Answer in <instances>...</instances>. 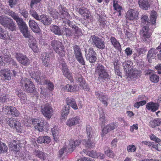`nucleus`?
Instances as JSON below:
<instances>
[{"label":"nucleus","instance_id":"1","mask_svg":"<svg viewBox=\"0 0 161 161\" xmlns=\"http://www.w3.org/2000/svg\"><path fill=\"white\" fill-rule=\"evenodd\" d=\"M157 12L155 11H152L150 15V22H148V17L146 15H142L141 18V25H146L144 26L142 29V38L145 42L147 41L151 36V34L149 32V26L148 24L151 23L152 25H155L156 20L157 18Z\"/></svg>","mask_w":161,"mask_h":161},{"label":"nucleus","instance_id":"2","mask_svg":"<svg viewBox=\"0 0 161 161\" xmlns=\"http://www.w3.org/2000/svg\"><path fill=\"white\" fill-rule=\"evenodd\" d=\"M95 71L98 74L99 80L104 82L106 79H108L109 78V75L105 67L100 63L98 64Z\"/></svg>","mask_w":161,"mask_h":161},{"label":"nucleus","instance_id":"3","mask_svg":"<svg viewBox=\"0 0 161 161\" xmlns=\"http://www.w3.org/2000/svg\"><path fill=\"white\" fill-rule=\"evenodd\" d=\"M51 45L55 51L61 57L64 56L65 51L62 43L58 41L53 40L51 42Z\"/></svg>","mask_w":161,"mask_h":161},{"label":"nucleus","instance_id":"4","mask_svg":"<svg viewBox=\"0 0 161 161\" xmlns=\"http://www.w3.org/2000/svg\"><path fill=\"white\" fill-rule=\"evenodd\" d=\"M20 83L23 86V88L25 91L28 93H33L35 89V86L33 82L26 78L22 79Z\"/></svg>","mask_w":161,"mask_h":161},{"label":"nucleus","instance_id":"5","mask_svg":"<svg viewBox=\"0 0 161 161\" xmlns=\"http://www.w3.org/2000/svg\"><path fill=\"white\" fill-rule=\"evenodd\" d=\"M89 41L93 45H94L99 49H103L105 48V46L104 41L97 36L96 35L91 36Z\"/></svg>","mask_w":161,"mask_h":161},{"label":"nucleus","instance_id":"6","mask_svg":"<svg viewBox=\"0 0 161 161\" xmlns=\"http://www.w3.org/2000/svg\"><path fill=\"white\" fill-rule=\"evenodd\" d=\"M73 48L75 55L77 60L80 64L85 65V61L83 57L81 49L79 47L75 45L73 46Z\"/></svg>","mask_w":161,"mask_h":161},{"label":"nucleus","instance_id":"7","mask_svg":"<svg viewBox=\"0 0 161 161\" xmlns=\"http://www.w3.org/2000/svg\"><path fill=\"white\" fill-rule=\"evenodd\" d=\"M73 48L75 55L77 60L80 64L85 65V61L83 57L81 49L79 47L75 45L73 46Z\"/></svg>","mask_w":161,"mask_h":161},{"label":"nucleus","instance_id":"8","mask_svg":"<svg viewBox=\"0 0 161 161\" xmlns=\"http://www.w3.org/2000/svg\"><path fill=\"white\" fill-rule=\"evenodd\" d=\"M118 123L117 122H112L105 126L102 130L101 136L103 137L108 133L114 130L118 126Z\"/></svg>","mask_w":161,"mask_h":161},{"label":"nucleus","instance_id":"9","mask_svg":"<svg viewBox=\"0 0 161 161\" xmlns=\"http://www.w3.org/2000/svg\"><path fill=\"white\" fill-rule=\"evenodd\" d=\"M59 12V17L63 20L66 19H71V17L68 12V10L66 8L59 5L58 8Z\"/></svg>","mask_w":161,"mask_h":161},{"label":"nucleus","instance_id":"10","mask_svg":"<svg viewBox=\"0 0 161 161\" xmlns=\"http://www.w3.org/2000/svg\"><path fill=\"white\" fill-rule=\"evenodd\" d=\"M61 70L63 75L71 82L73 81L72 74L70 72L68 66L65 62H63L61 64Z\"/></svg>","mask_w":161,"mask_h":161},{"label":"nucleus","instance_id":"11","mask_svg":"<svg viewBox=\"0 0 161 161\" xmlns=\"http://www.w3.org/2000/svg\"><path fill=\"white\" fill-rule=\"evenodd\" d=\"M85 56L89 62L91 63H94L97 60V54L92 47L90 48L88 53L85 54Z\"/></svg>","mask_w":161,"mask_h":161},{"label":"nucleus","instance_id":"12","mask_svg":"<svg viewBox=\"0 0 161 161\" xmlns=\"http://www.w3.org/2000/svg\"><path fill=\"white\" fill-rule=\"evenodd\" d=\"M53 110L52 107L48 103L45 105L42 109V113L44 116L50 119L52 117Z\"/></svg>","mask_w":161,"mask_h":161},{"label":"nucleus","instance_id":"13","mask_svg":"<svg viewBox=\"0 0 161 161\" xmlns=\"http://www.w3.org/2000/svg\"><path fill=\"white\" fill-rule=\"evenodd\" d=\"M15 57L17 61L24 65H27L29 62V59L25 55L20 53H16Z\"/></svg>","mask_w":161,"mask_h":161},{"label":"nucleus","instance_id":"14","mask_svg":"<svg viewBox=\"0 0 161 161\" xmlns=\"http://www.w3.org/2000/svg\"><path fill=\"white\" fill-rule=\"evenodd\" d=\"M40 0H31V2L30 6L31 8L32 9L30 11V14L36 19L37 20H39V16L37 13L33 10L34 5L40 3Z\"/></svg>","mask_w":161,"mask_h":161},{"label":"nucleus","instance_id":"15","mask_svg":"<svg viewBox=\"0 0 161 161\" xmlns=\"http://www.w3.org/2000/svg\"><path fill=\"white\" fill-rule=\"evenodd\" d=\"M138 13L135 10L130 9L127 11L126 18L128 20H133L138 17Z\"/></svg>","mask_w":161,"mask_h":161},{"label":"nucleus","instance_id":"16","mask_svg":"<svg viewBox=\"0 0 161 161\" xmlns=\"http://www.w3.org/2000/svg\"><path fill=\"white\" fill-rule=\"evenodd\" d=\"M80 119L79 117L76 116L69 119L66 122V125L69 127L75 126L80 123Z\"/></svg>","mask_w":161,"mask_h":161},{"label":"nucleus","instance_id":"17","mask_svg":"<svg viewBox=\"0 0 161 161\" xmlns=\"http://www.w3.org/2000/svg\"><path fill=\"white\" fill-rule=\"evenodd\" d=\"M0 77L4 80H9L11 79L10 70L5 69L0 71Z\"/></svg>","mask_w":161,"mask_h":161},{"label":"nucleus","instance_id":"18","mask_svg":"<svg viewBox=\"0 0 161 161\" xmlns=\"http://www.w3.org/2000/svg\"><path fill=\"white\" fill-rule=\"evenodd\" d=\"M81 142L80 140L78 139L74 140V139H70L69 144L68 150L69 151L72 152L76 147L79 146Z\"/></svg>","mask_w":161,"mask_h":161},{"label":"nucleus","instance_id":"19","mask_svg":"<svg viewBox=\"0 0 161 161\" xmlns=\"http://www.w3.org/2000/svg\"><path fill=\"white\" fill-rule=\"evenodd\" d=\"M41 55L42 57V60L43 65L46 67H50L51 65L50 61L51 54L44 52L42 53Z\"/></svg>","mask_w":161,"mask_h":161},{"label":"nucleus","instance_id":"20","mask_svg":"<svg viewBox=\"0 0 161 161\" xmlns=\"http://www.w3.org/2000/svg\"><path fill=\"white\" fill-rule=\"evenodd\" d=\"M76 80L80 86H81L83 89L86 91L89 90L90 88L88 84L86 83L85 80L82 76H79L77 77Z\"/></svg>","mask_w":161,"mask_h":161},{"label":"nucleus","instance_id":"21","mask_svg":"<svg viewBox=\"0 0 161 161\" xmlns=\"http://www.w3.org/2000/svg\"><path fill=\"white\" fill-rule=\"evenodd\" d=\"M110 40L112 45L115 49L118 51H120L121 50L122 48L120 43L114 36H111Z\"/></svg>","mask_w":161,"mask_h":161},{"label":"nucleus","instance_id":"22","mask_svg":"<svg viewBox=\"0 0 161 161\" xmlns=\"http://www.w3.org/2000/svg\"><path fill=\"white\" fill-rule=\"evenodd\" d=\"M138 3L141 8L145 10H147L150 6L148 0H138Z\"/></svg>","mask_w":161,"mask_h":161},{"label":"nucleus","instance_id":"23","mask_svg":"<svg viewBox=\"0 0 161 161\" xmlns=\"http://www.w3.org/2000/svg\"><path fill=\"white\" fill-rule=\"evenodd\" d=\"M159 106V105L158 104L153 102H149L146 105V108L153 112H155L158 110Z\"/></svg>","mask_w":161,"mask_h":161},{"label":"nucleus","instance_id":"24","mask_svg":"<svg viewBox=\"0 0 161 161\" xmlns=\"http://www.w3.org/2000/svg\"><path fill=\"white\" fill-rule=\"evenodd\" d=\"M78 12L85 19H88L90 16L89 10L84 7H82L80 8L79 9Z\"/></svg>","mask_w":161,"mask_h":161},{"label":"nucleus","instance_id":"25","mask_svg":"<svg viewBox=\"0 0 161 161\" xmlns=\"http://www.w3.org/2000/svg\"><path fill=\"white\" fill-rule=\"evenodd\" d=\"M8 125L13 128H16L18 130L19 126V122L16 120L15 118H11L8 121Z\"/></svg>","mask_w":161,"mask_h":161},{"label":"nucleus","instance_id":"26","mask_svg":"<svg viewBox=\"0 0 161 161\" xmlns=\"http://www.w3.org/2000/svg\"><path fill=\"white\" fill-rule=\"evenodd\" d=\"M9 60V56L7 53H4L0 50V64L3 65V64L7 63Z\"/></svg>","mask_w":161,"mask_h":161},{"label":"nucleus","instance_id":"27","mask_svg":"<svg viewBox=\"0 0 161 161\" xmlns=\"http://www.w3.org/2000/svg\"><path fill=\"white\" fill-rule=\"evenodd\" d=\"M122 64L124 70L127 75L128 72H130L131 70L133 69V63L130 61H125L123 62Z\"/></svg>","mask_w":161,"mask_h":161},{"label":"nucleus","instance_id":"28","mask_svg":"<svg viewBox=\"0 0 161 161\" xmlns=\"http://www.w3.org/2000/svg\"><path fill=\"white\" fill-rule=\"evenodd\" d=\"M8 15L16 21L18 26L22 24L24 22L22 18H20L18 14L13 11H9L8 13Z\"/></svg>","mask_w":161,"mask_h":161},{"label":"nucleus","instance_id":"29","mask_svg":"<svg viewBox=\"0 0 161 161\" xmlns=\"http://www.w3.org/2000/svg\"><path fill=\"white\" fill-rule=\"evenodd\" d=\"M142 74V71L136 68H134L131 70L130 72H128V74L127 75L129 77H132L133 78L140 77Z\"/></svg>","mask_w":161,"mask_h":161},{"label":"nucleus","instance_id":"30","mask_svg":"<svg viewBox=\"0 0 161 161\" xmlns=\"http://www.w3.org/2000/svg\"><path fill=\"white\" fill-rule=\"evenodd\" d=\"M157 53L158 50L157 49H154L152 48L148 51L147 58L149 63H151L152 59H154L156 57V55Z\"/></svg>","mask_w":161,"mask_h":161},{"label":"nucleus","instance_id":"31","mask_svg":"<svg viewBox=\"0 0 161 161\" xmlns=\"http://www.w3.org/2000/svg\"><path fill=\"white\" fill-rule=\"evenodd\" d=\"M9 31H13L16 29V25L12 19H9V21L4 27Z\"/></svg>","mask_w":161,"mask_h":161},{"label":"nucleus","instance_id":"32","mask_svg":"<svg viewBox=\"0 0 161 161\" xmlns=\"http://www.w3.org/2000/svg\"><path fill=\"white\" fill-rule=\"evenodd\" d=\"M29 26L35 32L38 33L40 32V29L37 24L34 21L30 20L29 22Z\"/></svg>","mask_w":161,"mask_h":161},{"label":"nucleus","instance_id":"33","mask_svg":"<svg viewBox=\"0 0 161 161\" xmlns=\"http://www.w3.org/2000/svg\"><path fill=\"white\" fill-rule=\"evenodd\" d=\"M66 103L68 105L70 106L75 110H76L78 108L76 101L73 98L69 97L67 98Z\"/></svg>","mask_w":161,"mask_h":161},{"label":"nucleus","instance_id":"34","mask_svg":"<svg viewBox=\"0 0 161 161\" xmlns=\"http://www.w3.org/2000/svg\"><path fill=\"white\" fill-rule=\"evenodd\" d=\"M161 125V118H157L151 120L149 122V126L152 128Z\"/></svg>","mask_w":161,"mask_h":161},{"label":"nucleus","instance_id":"35","mask_svg":"<svg viewBox=\"0 0 161 161\" xmlns=\"http://www.w3.org/2000/svg\"><path fill=\"white\" fill-rule=\"evenodd\" d=\"M28 38H29L28 44L29 47L34 51L37 48L36 41L35 38L32 36H31Z\"/></svg>","mask_w":161,"mask_h":161},{"label":"nucleus","instance_id":"36","mask_svg":"<svg viewBox=\"0 0 161 161\" xmlns=\"http://www.w3.org/2000/svg\"><path fill=\"white\" fill-rule=\"evenodd\" d=\"M84 151H84V153H85L86 155L89 157L94 158H98V156H100L102 154L101 153H97V152L94 150H92L91 151H87L85 150Z\"/></svg>","mask_w":161,"mask_h":161},{"label":"nucleus","instance_id":"37","mask_svg":"<svg viewBox=\"0 0 161 161\" xmlns=\"http://www.w3.org/2000/svg\"><path fill=\"white\" fill-rule=\"evenodd\" d=\"M98 23L100 26L103 28H105L107 26L106 17L100 16L98 20Z\"/></svg>","mask_w":161,"mask_h":161},{"label":"nucleus","instance_id":"38","mask_svg":"<svg viewBox=\"0 0 161 161\" xmlns=\"http://www.w3.org/2000/svg\"><path fill=\"white\" fill-rule=\"evenodd\" d=\"M17 95L19 97L22 103H24L27 100V98L25 94L21 92V91L16 90L15 92Z\"/></svg>","mask_w":161,"mask_h":161},{"label":"nucleus","instance_id":"39","mask_svg":"<svg viewBox=\"0 0 161 161\" xmlns=\"http://www.w3.org/2000/svg\"><path fill=\"white\" fill-rule=\"evenodd\" d=\"M82 144L87 148H91L95 147V144L91 141V139L88 138V140H84L83 141Z\"/></svg>","mask_w":161,"mask_h":161},{"label":"nucleus","instance_id":"40","mask_svg":"<svg viewBox=\"0 0 161 161\" xmlns=\"http://www.w3.org/2000/svg\"><path fill=\"white\" fill-rule=\"evenodd\" d=\"M41 21L44 25H49L51 24L52 20L51 19L49 18L48 16L43 15L42 17L41 15Z\"/></svg>","mask_w":161,"mask_h":161},{"label":"nucleus","instance_id":"41","mask_svg":"<svg viewBox=\"0 0 161 161\" xmlns=\"http://www.w3.org/2000/svg\"><path fill=\"white\" fill-rule=\"evenodd\" d=\"M50 29L52 32L55 34L60 35L62 34V31L60 27L56 25H53L50 27Z\"/></svg>","mask_w":161,"mask_h":161},{"label":"nucleus","instance_id":"42","mask_svg":"<svg viewBox=\"0 0 161 161\" xmlns=\"http://www.w3.org/2000/svg\"><path fill=\"white\" fill-rule=\"evenodd\" d=\"M10 19L6 16H0V24L4 27Z\"/></svg>","mask_w":161,"mask_h":161},{"label":"nucleus","instance_id":"43","mask_svg":"<svg viewBox=\"0 0 161 161\" xmlns=\"http://www.w3.org/2000/svg\"><path fill=\"white\" fill-rule=\"evenodd\" d=\"M45 85L48 90L50 91H52L54 89V85L53 83L51 82L49 80H45L43 83Z\"/></svg>","mask_w":161,"mask_h":161},{"label":"nucleus","instance_id":"44","mask_svg":"<svg viewBox=\"0 0 161 161\" xmlns=\"http://www.w3.org/2000/svg\"><path fill=\"white\" fill-rule=\"evenodd\" d=\"M75 86H72L69 84H67L62 87V90L68 92H72L75 90Z\"/></svg>","mask_w":161,"mask_h":161},{"label":"nucleus","instance_id":"45","mask_svg":"<svg viewBox=\"0 0 161 161\" xmlns=\"http://www.w3.org/2000/svg\"><path fill=\"white\" fill-rule=\"evenodd\" d=\"M18 141L14 140L10 142V148L11 150H13L15 152H18L17 149Z\"/></svg>","mask_w":161,"mask_h":161},{"label":"nucleus","instance_id":"46","mask_svg":"<svg viewBox=\"0 0 161 161\" xmlns=\"http://www.w3.org/2000/svg\"><path fill=\"white\" fill-rule=\"evenodd\" d=\"M9 112V114L14 116L16 117L19 116L20 114L19 112L16 108L12 106H11Z\"/></svg>","mask_w":161,"mask_h":161},{"label":"nucleus","instance_id":"47","mask_svg":"<svg viewBox=\"0 0 161 161\" xmlns=\"http://www.w3.org/2000/svg\"><path fill=\"white\" fill-rule=\"evenodd\" d=\"M113 6L114 9L119 13L118 16H121V10H122V7L118 4L117 2L115 3L114 1Z\"/></svg>","mask_w":161,"mask_h":161},{"label":"nucleus","instance_id":"48","mask_svg":"<svg viewBox=\"0 0 161 161\" xmlns=\"http://www.w3.org/2000/svg\"><path fill=\"white\" fill-rule=\"evenodd\" d=\"M99 121L100 124L102 125H104L106 122V119L105 116V114L103 112V110L102 109V112L99 111Z\"/></svg>","mask_w":161,"mask_h":161},{"label":"nucleus","instance_id":"49","mask_svg":"<svg viewBox=\"0 0 161 161\" xmlns=\"http://www.w3.org/2000/svg\"><path fill=\"white\" fill-rule=\"evenodd\" d=\"M8 95L4 93L0 94V104L6 103L8 101Z\"/></svg>","mask_w":161,"mask_h":161},{"label":"nucleus","instance_id":"50","mask_svg":"<svg viewBox=\"0 0 161 161\" xmlns=\"http://www.w3.org/2000/svg\"><path fill=\"white\" fill-rule=\"evenodd\" d=\"M20 30L24 36L25 38H28L31 36L29 31L28 30V27L27 26Z\"/></svg>","mask_w":161,"mask_h":161},{"label":"nucleus","instance_id":"51","mask_svg":"<svg viewBox=\"0 0 161 161\" xmlns=\"http://www.w3.org/2000/svg\"><path fill=\"white\" fill-rule=\"evenodd\" d=\"M150 80L152 82L154 83H158L159 80V77L158 75L153 74L149 76Z\"/></svg>","mask_w":161,"mask_h":161},{"label":"nucleus","instance_id":"52","mask_svg":"<svg viewBox=\"0 0 161 161\" xmlns=\"http://www.w3.org/2000/svg\"><path fill=\"white\" fill-rule=\"evenodd\" d=\"M8 148L5 144L0 141V153H4L7 152Z\"/></svg>","mask_w":161,"mask_h":161},{"label":"nucleus","instance_id":"53","mask_svg":"<svg viewBox=\"0 0 161 161\" xmlns=\"http://www.w3.org/2000/svg\"><path fill=\"white\" fill-rule=\"evenodd\" d=\"M86 131L88 138L91 139L92 137V129L89 125H86Z\"/></svg>","mask_w":161,"mask_h":161},{"label":"nucleus","instance_id":"54","mask_svg":"<svg viewBox=\"0 0 161 161\" xmlns=\"http://www.w3.org/2000/svg\"><path fill=\"white\" fill-rule=\"evenodd\" d=\"M31 77L32 78H34V80H35L39 84H40L39 80L40 79V74L39 73L36 72L34 73L31 74Z\"/></svg>","mask_w":161,"mask_h":161},{"label":"nucleus","instance_id":"55","mask_svg":"<svg viewBox=\"0 0 161 161\" xmlns=\"http://www.w3.org/2000/svg\"><path fill=\"white\" fill-rule=\"evenodd\" d=\"M74 29H75V36H76L77 37H79L80 36L82 35V32L81 31V30L80 28H79V27L77 26H74Z\"/></svg>","mask_w":161,"mask_h":161},{"label":"nucleus","instance_id":"56","mask_svg":"<svg viewBox=\"0 0 161 161\" xmlns=\"http://www.w3.org/2000/svg\"><path fill=\"white\" fill-rule=\"evenodd\" d=\"M135 103L134 104V107L135 108H138L140 106H143L145 105L147 103L146 100H142V101H138Z\"/></svg>","mask_w":161,"mask_h":161},{"label":"nucleus","instance_id":"57","mask_svg":"<svg viewBox=\"0 0 161 161\" xmlns=\"http://www.w3.org/2000/svg\"><path fill=\"white\" fill-rule=\"evenodd\" d=\"M95 95L97 97V98L101 101H102V100L105 99L107 100H108V98L107 97L104 95L101 94L98 92H95Z\"/></svg>","mask_w":161,"mask_h":161},{"label":"nucleus","instance_id":"58","mask_svg":"<svg viewBox=\"0 0 161 161\" xmlns=\"http://www.w3.org/2000/svg\"><path fill=\"white\" fill-rule=\"evenodd\" d=\"M104 153L108 157L111 158H113L115 156L114 152L109 148L105 151Z\"/></svg>","mask_w":161,"mask_h":161},{"label":"nucleus","instance_id":"59","mask_svg":"<svg viewBox=\"0 0 161 161\" xmlns=\"http://www.w3.org/2000/svg\"><path fill=\"white\" fill-rule=\"evenodd\" d=\"M49 13L51 16L55 19H57L59 17V12L58 11H56L54 10H49Z\"/></svg>","mask_w":161,"mask_h":161},{"label":"nucleus","instance_id":"60","mask_svg":"<svg viewBox=\"0 0 161 161\" xmlns=\"http://www.w3.org/2000/svg\"><path fill=\"white\" fill-rule=\"evenodd\" d=\"M69 106L68 108L66 107H64L63 109V111L62 113V117H64L65 116L67 115L69 112Z\"/></svg>","mask_w":161,"mask_h":161},{"label":"nucleus","instance_id":"61","mask_svg":"<svg viewBox=\"0 0 161 161\" xmlns=\"http://www.w3.org/2000/svg\"><path fill=\"white\" fill-rule=\"evenodd\" d=\"M149 137L151 140L154 141L157 143L161 142V140L153 134H151Z\"/></svg>","mask_w":161,"mask_h":161},{"label":"nucleus","instance_id":"62","mask_svg":"<svg viewBox=\"0 0 161 161\" xmlns=\"http://www.w3.org/2000/svg\"><path fill=\"white\" fill-rule=\"evenodd\" d=\"M51 141L50 137L47 136H44L41 140V143H49Z\"/></svg>","mask_w":161,"mask_h":161},{"label":"nucleus","instance_id":"63","mask_svg":"<svg viewBox=\"0 0 161 161\" xmlns=\"http://www.w3.org/2000/svg\"><path fill=\"white\" fill-rule=\"evenodd\" d=\"M19 12L25 19L28 17L29 14L27 10L26 9H19Z\"/></svg>","mask_w":161,"mask_h":161},{"label":"nucleus","instance_id":"64","mask_svg":"<svg viewBox=\"0 0 161 161\" xmlns=\"http://www.w3.org/2000/svg\"><path fill=\"white\" fill-rule=\"evenodd\" d=\"M127 150L128 152H134L136 150V146L133 145H130L127 147Z\"/></svg>","mask_w":161,"mask_h":161}]
</instances>
